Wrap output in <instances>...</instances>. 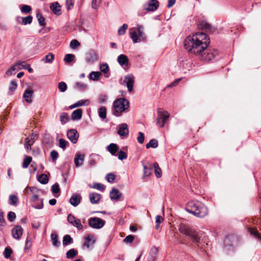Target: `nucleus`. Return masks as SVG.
I'll return each mask as SVG.
<instances>
[{"instance_id":"f257e3e1","label":"nucleus","mask_w":261,"mask_h":261,"mask_svg":"<svg viewBox=\"0 0 261 261\" xmlns=\"http://www.w3.org/2000/svg\"><path fill=\"white\" fill-rule=\"evenodd\" d=\"M210 42L208 36L202 32H198L189 36L185 41V48L191 54L199 57L205 51Z\"/></svg>"},{"instance_id":"f03ea898","label":"nucleus","mask_w":261,"mask_h":261,"mask_svg":"<svg viewBox=\"0 0 261 261\" xmlns=\"http://www.w3.org/2000/svg\"><path fill=\"white\" fill-rule=\"evenodd\" d=\"M186 211L194 216L203 218L208 214L207 207L204 204L199 201L192 200L189 201L185 208Z\"/></svg>"},{"instance_id":"7ed1b4c3","label":"nucleus","mask_w":261,"mask_h":261,"mask_svg":"<svg viewBox=\"0 0 261 261\" xmlns=\"http://www.w3.org/2000/svg\"><path fill=\"white\" fill-rule=\"evenodd\" d=\"M129 107V101L125 98H119L116 99L113 103V114L119 117L123 112H125Z\"/></svg>"},{"instance_id":"20e7f679","label":"nucleus","mask_w":261,"mask_h":261,"mask_svg":"<svg viewBox=\"0 0 261 261\" xmlns=\"http://www.w3.org/2000/svg\"><path fill=\"white\" fill-rule=\"evenodd\" d=\"M178 230L179 232L190 238L194 243H198L200 238L198 233L193 229L189 225L185 223H181L179 225Z\"/></svg>"},{"instance_id":"39448f33","label":"nucleus","mask_w":261,"mask_h":261,"mask_svg":"<svg viewBox=\"0 0 261 261\" xmlns=\"http://www.w3.org/2000/svg\"><path fill=\"white\" fill-rule=\"evenodd\" d=\"M159 7V3L157 0H148L142 6L143 10H139L138 12L139 16H144L146 12H154L158 9Z\"/></svg>"},{"instance_id":"423d86ee","label":"nucleus","mask_w":261,"mask_h":261,"mask_svg":"<svg viewBox=\"0 0 261 261\" xmlns=\"http://www.w3.org/2000/svg\"><path fill=\"white\" fill-rule=\"evenodd\" d=\"M238 241V238L236 236L233 234L227 235L223 242L224 251L227 253L232 251L234 246L237 245Z\"/></svg>"},{"instance_id":"0eeeda50","label":"nucleus","mask_w":261,"mask_h":261,"mask_svg":"<svg viewBox=\"0 0 261 261\" xmlns=\"http://www.w3.org/2000/svg\"><path fill=\"white\" fill-rule=\"evenodd\" d=\"M201 60L209 61L213 60H217L219 58V55L217 50L206 49L205 51L201 54L199 57Z\"/></svg>"},{"instance_id":"6e6552de","label":"nucleus","mask_w":261,"mask_h":261,"mask_svg":"<svg viewBox=\"0 0 261 261\" xmlns=\"http://www.w3.org/2000/svg\"><path fill=\"white\" fill-rule=\"evenodd\" d=\"M106 221L98 217H92L88 220L90 227L94 229H100L105 224Z\"/></svg>"},{"instance_id":"1a4fd4ad","label":"nucleus","mask_w":261,"mask_h":261,"mask_svg":"<svg viewBox=\"0 0 261 261\" xmlns=\"http://www.w3.org/2000/svg\"><path fill=\"white\" fill-rule=\"evenodd\" d=\"M30 201L32 203V205L36 209H42L43 207V199H39V196L37 194H33L30 198Z\"/></svg>"},{"instance_id":"9d476101","label":"nucleus","mask_w":261,"mask_h":261,"mask_svg":"<svg viewBox=\"0 0 261 261\" xmlns=\"http://www.w3.org/2000/svg\"><path fill=\"white\" fill-rule=\"evenodd\" d=\"M67 220L69 223L76 227L79 230L83 229V225L81 224L80 220L74 217L72 214H70L68 215Z\"/></svg>"},{"instance_id":"9b49d317","label":"nucleus","mask_w":261,"mask_h":261,"mask_svg":"<svg viewBox=\"0 0 261 261\" xmlns=\"http://www.w3.org/2000/svg\"><path fill=\"white\" fill-rule=\"evenodd\" d=\"M84 240L85 242L83 244V247H86L87 249H92L96 242L93 236L91 234H88L85 237Z\"/></svg>"},{"instance_id":"f8f14e48","label":"nucleus","mask_w":261,"mask_h":261,"mask_svg":"<svg viewBox=\"0 0 261 261\" xmlns=\"http://www.w3.org/2000/svg\"><path fill=\"white\" fill-rule=\"evenodd\" d=\"M98 60V55L94 50H90L87 54L86 61L89 64H92Z\"/></svg>"},{"instance_id":"ddd939ff","label":"nucleus","mask_w":261,"mask_h":261,"mask_svg":"<svg viewBox=\"0 0 261 261\" xmlns=\"http://www.w3.org/2000/svg\"><path fill=\"white\" fill-rule=\"evenodd\" d=\"M67 136L72 143H76L79 138V134L76 129H71L67 132Z\"/></svg>"},{"instance_id":"4468645a","label":"nucleus","mask_w":261,"mask_h":261,"mask_svg":"<svg viewBox=\"0 0 261 261\" xmlns=\"http://www.w3.org/2000/svg\"><path fill=\"white\" fill-rule=\"evenodd\" d=\"M11 232L14 239L19 240L22 236L23 229L21 226L17 225L12 228Z\"/></svg>"},{"instance_id":"2eb2a0df","label":"nucleus","mask_w":261,"mask_h":261,"mask_svg":"<svg viewBox=\"0 0 261 261\" xmlns=\"http://www.w3.org/2000/svg\"><path fill=\"white\" fill-rule=\"evenodd\" d=\"M129 133L128 125L126 123H122L119 125L117 134L121 137L127 136Z\"/></svg>"},{"instance_id":"dca6fc26","label":"nucleus","mask_w":261,"mask_h":261,"mask_svg":"<svg viewBox=\"0 0 261 261\" xmlns=\"http://www.w3.org/2000/svg\"><path fill=\"white\" fill-rule=\"evenodd\" d=\"M124 82L126 83L128 91L132 92L133 90L134 77L132 75H127L125 76Z\"/></svg>"},{"instance_id":"f3484780","label":"nucleus","mask_w":261,"mask_h":261,"mask_svg":"<svg viewBox=\"0 0 261 261\" xmlns=\"http://www.w3.org/2000/svg\"><path fill=\"white\" fill-rule=\"evenodd\" d=\"M202 29L205 30L207 32L213 33L216 30L215 28L213 27L210 23L205 21H201L199 24Z\"/></svg>"},{"instance_id":"a211bd4d","label":"nucleus","mask_w":261,"mask_h":261,"mask_svg":"<svg viewBox=\"0 0 261 261\" xmlns=\"http://www.w3.org/2000/svg\"><path fill=\"white\" fill-rule=\"evenodd\" d=\"M82 197L80 194L74 193L70 197L69 202L72 205L76 206L80 203Z\"/></svg>"},{"instance_id":"6ab92c4d","label":"nucleus","mask_w":261,"mask_h":261,"mask_svg":"<svg viewBox=\"0 0 261 261\" xmlns=\"http://www.w3.org/2000/svg\"><path fill=\"white\" fill-rule=\"evenodd\" d=\"M159 116L160 118H161L162 123L160 125V127H164L165 123H166L167 120L169 118L170 116L169 113L167 111L161 112L158 111Z\"/></svg>"},{"instance_id":"aec40b11","label":"nucleus","mask_w":261,"mask_h":261,"mask_svg":"<svg viewBox=\"0 0 261 261\" xmlns=\"http://www.w3.org/2000/svg\"><path fill=\"white\" fill-rule=\"evenodd\" d=\"M84 155L82 154H75L74 159V162L75 166L76 167H79L81 166H82L83 164L84 161Z\"/></svg>"},{"instance_id":"412c9836","label":"nucleus","mask_w":261,"mask_h":261,"mask_svg":"<svg viewBox=\"0 0 261 261\" xmlns=\"http://www.w3.org/2000/svg\"><path fill=\"white\" fill-rule=\"evenodd\" d=\"M89 103H90V101L88 99H85V100L82 99V100H79L75 103L70 106L69 107V108L70 109H73L74 108L79 107H82L83 106H88L89 104Z\"/></svg>"},{"instance_id":"4be33fe9","label":"nucleus","mask_w":261,"mask_h":261,"mask_svg":"<svg viewBox=\"0 0 261 261\" xmlns=\"http://www.w3.org/2000/svg\"><path fill=\"white\" fill-rule=\"evenodd\" d=\"M107 150L114 156L116 155V152L119 150V147L116 144L111 143L107 147Z\"/></svg>"},{"instance_id":"5701e85b","label":"nucleus","mask_w":261,"mask_h":261,"mask_svg":"<svg viewBox=\"0 0 261 261\" xmlns=\"http://www.w3.org/2000/svg\"><path fill=\"white\" fill-rule=\"evenodd\" d=\"M101 195L96 193H92L89 194V199L90 202L92 204H96L98 203Z\"/></svg>"},{"instance_id":"b1692460","label":"nucleus","mask_w":261,"mask_h":261,"mask_svg":"<svg viewBox=\"0 0 261 261\" xmlns=\"http://www.w3.org/2000/svg\"><path fill=\"white\" fill-rule=\"evenodd\" d=\"M152 169V166L149 163H147L146 165H143V177L149 176L151 173V170Z\"/></svg>"},{"instance_id":"393cba45","label":"nucleus","mask_w":261,"mask_h":261,"mask_svg":"<svg viewBox=\"0 0 261 261\" xmlns=\"http://www.w3.org/2000/svg\"><path fill=\"white\" fill-rule=\"evenodd\" d=\"M122 193L117 189L113 188L110 192V196L111 199L118 200L121 196Z\"/></svg>"},{"instance_id":"a878e982","label":"nucleus","mask_w":261,"mask_h":261,"mask_svg":"<svg viewBox=\"0 0 261 261\" xmlns=\"http://www.w3.org/2000/svg\"><path fill=\"white\" fill-rule=\"evenodd\" d=\"M83 111L81 109L74 110L71 114V119L72 120H79L82 118Z\"/></svg>"},{"instance_id":"bb28decb","label":"nucleus","mask_w":261,"mask_h":261,"mask_svg":"<svg viewBox=\"0 0 261 261\" xmlns=\"http://www.w3.org/2000/svg\"><path fill=\"white\" fill-rule=\"evenodd\" d=\"M50 8L55 14H61V6L58 2L52 3L50 6Z\"/></svg>"},{"instance_id":"cd10ccee","label":"nucleus","mask_w":261,"mask_h":261,"mask_svg":"<svg viewBox=\"0 0 261 261\" xmlns=\"http://www.w3.org/2000/svg\"><path fill=\"white\" fill-rule=\"evenodd\" d=\"M33 95V91L30 89H27L25 90L23 97L25 99L28 103L32 102V98Z\"/></svg>"},{"instance_id":"c85d7f7f","label":"nucleus","mask_w":261,"mask_h":261,"mask_svg":"<svg viewBox=\"0 0 261 261\" xmlns=\"http://www.w3.org/2000/svg\"><path fill=\"white\" fill-rule=\"evenodd\" d=\"M117 61L121 66L127 65L128 59L126 55L121 54L118 57Z\"/></svg>"},{"instance_id":"c756f323","label":"nucleus","mask_w":261,"mask_h":261,"mask_svg":"<svg viewBox=\"0 0 261 261\" xmlns=\"http://www.w3.org/2000/svg\"><path fill=\"white\" fill-rule=\"evenodd\" d=\"M137 31L138 32L137 33L138 36V39L139 40V42L141 40H145V36L143 33V27L141 25H138L137 27Z\"/></svg>"},{"instance_id":"7c9ffc66","label":"nucleus","mask_w":261,"mask_h":261,"mask_svg":"<svg viewBox=\"0 0 261 261\" xmlns=\"http://www.w3.org/2000/svg\"><path fill=\"white\" fill-rule=\"evenodd\" d=\"M157 249L155 247L152 248L150 250L147 261H155Z\"/></svg>"},{"instance_id":"2f4dec72","label":"nucleus","mask_w":261,"mask_h":261,"mask_svg":"<svg viewBox=\"0 0 261 261\" xmlns=\"http://www.w3.org/2000/svg\"><path fill=\"white\" fill-rule=\"evenodd\" d=\"M101 75V73L99 71H92L89 75V78L94 81H98Z\"/></svg>"},{"instance_id":"473e14b6","label":"nucleus","mask_w":261,"mask_h":261,"mask_svg":"<svg viewBox=\"0 0 261 261\" xmlns=\"http://www.w3.org/2000/svg\"><path fill=\"white\" fill-rule=\"evenodd\" d=\"M16 65H21L24 69H27L30 73L33 72V69L30 67V64H27L25 61H18L16 63Z\"/></svg>"},{"instance_id":"72a5a7b5","label":"nucleus","mask_w":261,"mask_h":261,"mask_svg":"<svg viewBox=\"0 0 261 261\" xmlns=\"http://www.w3.org/2000/svg\"><path fill=\"white\" fill-rule=\"evenodd\" d=\"M73 240L71 236L69 234H66L64 236L63 239V245L64 246H67L73 243Z\"/></svg>"},{"instance_id":"f704fd0d","label":"nucleus","mask_w":261,"mask_h":261,"mask_svg":"<svg viewBox=\"0 0 261 261\" xmlns=\"http://www.w3.org/2000/svg\"><path fill=\"white\" fill-rule=\"evenodd\" d=\"M129 34L130 37L132 38L134 43L139 42L137 33L134 29H130Z\"/></svg>"},{"instance_id":"c9c22d12","label":"nucleus","mask_w":261,"mask_h":261,"mask_svg":"<svg viewBox=\"0 0 261 261\" xmlns=\"http://www.w3.org/2000/svg\"><path fill=\"white\" fill-rule=\"evenodd\" d=\"M50 237L53 245L56 247H58L60 245V242L58 240V235L56 233H51Z\"/></svg>"},{"instance_id":"e433bc0d","label":"nucleus","mask_w":261,"mask_h":261,"mask_svg":"<svg viewBox=\"0 0 261 261\" xmlns=\"http://www.w3.org/2000/svg\"><path fill=\"white\" fill-rule=\"evenodd\" d=\"M78 254V252L75 249H71L66 252V257L67 258H73Z\"/></svg>"},{"instance_id":"4c0bfd02","label":"nucleus","mask_w":261,"mask_h":261,"mask_svg":"<svg viewBox=\"0 0 261 261\" xmlns=\"http://www.w3.org/2000/svg\"><path fill=\"white\" fill-rule=\"evenodd\" d=\"M18 202V198L15 195H10L9 198V204L12 205H16Z\"/></svg>"},{"instance_id":"58836bf2","label":"nucleus","mask_w":261,"mask_h":261,"mask_svg":"<svg viewBox=\"0 0 261 261\" xmlns=\"http://www.w3.org/2000/svg\"><path fill=\"white\" fill-rule=\"evenodd\" d=\"M69 120V117L67 113H62L60 116V120L62 124L64 125Z\"/></svg>"},{"instance_id":"ea45409f","label":"nucleus","mask_w":261,"mask_h":261,"mask_svg":"<svg viewBox=\"0 0 261 261\" xmlns=\"http://www.w3.org/2000/svg\"><path fill=\"white\" fill-rule=\"evenodd\" d=\"M158 146V141L155 139H151L149 141V143L146 144V147L148 149L150 147L155 148Z\"/></svg>"},{"instance_id":"a19ab883","label":"nucleus","mask_w":261,"mask_h":261,"mask_svg":"<svg viewBox=\"0 0 261 261\" xmlns=\"http://www.w3.org/2000/svg\"><path fill=\"white\" fill-rule=\"evenodd\" d=\"M38 181L41 184H46L48 181V178L45 174H41L37 178Z\"/></svg>"},{"instance_id":"79ce46f5","label":"nucleus","mask_w":261,"mask_h":261,"mask_svg":"<svg viewBox=\"0 0 261 261\" xmlns=\"http://www.w3.org/2000/svg\"><path fill=\"white\" fill-rule=\"evenodd\" d=\"M98 115L99 117L102 119H104L106 118L107 116V110L106 108L105 107H101L98 109Z\"/></svg>"},{"instance_id":"37998d69","label":"nucleus","mask_w":261,"mask_h":261,"mask_svg":"<svg viewBox=\"0 0 261 261\" xmlns=\"http://www.w3.org/2000/svg\"><path fill=\"white\" fill-rule=\"evenodd\" d=\"M249 231L250 234L252 235L256 239L261 240V234L258 233V231L253 228H249Z\"/></svg>"},{"instance_id":"c03bdc74","label":"nucleus","mask_w":261,"mask_h":261,"mask_svg":"<svg viewBox=\"0 0 261 261\" xmlns=\"http://www.w3.org/2000/svg\"><path fill=\"white\" fill-rule=\"evenodd\" d=\"M249 231L250 234L252 235L256 239L261 240V234L258 233V231L253 228H249Z\"/></svg>"},{"instance_id":"a18cd8bd","label":"nucleus","mask_w":261,"mask_h":261,"mask_svg":"<svg viewBox=\"0 0 261 261\" xmlns=\"http://www.w3.org/2000/svg\"><path fill=\"white\" fill-rule=\"evenodd\" d=\"M19 69H20V68L19 67V65H16V64L14 65L11 67V68L6 71V74H7L8 76H10L14 74L15 71Z\"/></svg>"},{"instance_id":"49530a36","label":"nucleus","mask_w":261,"mask_h":261,"mask_svg":"<svg viewBox=\"0 0 261 261\" xmlns=\"http://www.w3.org/2000/svg\"><path fill=\"white\" fill-rule=\"evenodd\" d=\"M153 167L154 169V173L158 178L161 177L162 176V171L161 168L159 167L158 164L155 162L153 164Z\"/></svg>"},{"instance_id":"de8ad7c7","label":"nucleus","mask_w":261,"mask_h":261,"mask_svg":"<svg viewBox=\"0 0 261 261\" xmlns=\"http://www.w3.org/2000/svg\"><path fill=\"white\" fill-rule=\"evenodd\" d=\"M38 23L40 26L44 27L46 24L45 18L40 13H37L36 14Z\"/></svg>"},{"instance_id":"09e8293b","label":"nucleus","mask_w":261,"mask_h":261,"mask_svg":"<svg viewBox=\"0 0 261 261\" xmlns=\"http://www.w3.org/2000/svg\"><path fill=\"white\" fill-rule=\"evenodd\" d=\"M21 12L24 14L30 13L32 10L31 7L29 5H20Z\"/></svg>"},{"instance_id":"8fccbe9b","label":"nucleus","mask_w":261,"mask_h":261,"mask_svg":"<svg viewBox=\"0 0 261 261\" xmlns=\"http://www.w3.org/2000/svg\"><path fill=\"white\" fill-rule=\"evenodd\" d=\"M21 19H22V23L23 25L30 24L32 22L33 17L31 15H29L26 17H22Z\"/></svg>"},{"instance_id":"3c124183","label":"nucleus","mask_w":261,"mask_h":261,"mask_svg":"<svg viewBox=\"0 0 261 261\" xmlns=\"http://www.w3.org/2000/svg\"><path fill=\"white\" fill-rule=\"evenodd\" d=\"M32 160V158L30 156H26L23 161L22 163V168H27L28 167L29 165L31 163Z\"/></svg>"},{"instance_id":"603ef678","label":"nucleus","mask_w":261,"mask_h":261,"mask_svg":"<svg viewBox=\"0 0 261 261\" xmlns=\"http://www.w3.org/2000/svg\"><path fill=\"white\" fill-rule=\"evenodd\" d=\"M54 58L55 57L54 54L51 53H49L45 56L44 59H43L42 60H45V63H51L53 62Z\"/></svg>"},{"instance_id":"864d4df0","label":"nucleus","mask_w":261,"mask_h":261,"mask_svg":"<svg viewBox=\"0 0 261 261\" xmlns=\"http://www.w3.org/2000/svg\"><path fill=\"white\" fill-rule=\"evenodd\" d=\"M38 138V136L37 134H34V133H32L29 137L27 138L25 140V141L29 143H32V144L34 143V141L37 139Z\"/></svg>"},{"instance_id":"5fc2aeb1","label":"nucleus","mask_w":261,"mask_h":261,"mask_svg":"<svg viewBox=\"0 0 261 261\" xmlns=\"http://www.w3.org/2000/svg\"><path fill=\"white\" fill-rule=\"evenodd\" d=\"M75 58V56L73 54H67L64 58V61L66 63H70L73 61Z\"/></svg>"},{"instance_id":"6e6d98bb","label":"nucleus","mask_w":261,"mask_h":261,"mask_svg":"<svg viewBox=\"0 0 261 261\" xmlns=\"http://www.w3.org/2000/svg\"><path fill=\"white\" fill-rule=\"evenodd\" d=\"M13 251L12 249L10 247H6L5 249L4 252L3 253L4 256L6 258H8L10 257L11 254L12 253Z\"/></svg>"},{"instance_id":"4d7b16f0","label":"nucleus","mask_w":261,"mask_h":261,"mask_svg":"<svg viewBox=\"0 0 261 261\" xmlns=\"http://www.w3.org/2000/svg\"><path fill=\"white\" fill-rule=\"evenodd\" d=\"M68 144V141L65 140L64 139L61 138L59 140V146L60 148H61L63 150H65L66 148L67 145Z\"/></svg>"},{"instance_id":"13d9d810","label":"nucleus","mask_w":261,"mask_h":261,"mask_svg":"<svg viewBox=\"0 0 261 261\" xmlns=\"http://www.w3.org/2000/svg\"><path fill=\"white\" fill-rule=\"evenodd\" d=\"M58 88L61 92H64L66 91L67 87L65 82H61L58 84Z\"/></svg>"},{"instance_id":"bf43d9fd","label":"nucleus","mask_w":261,"mask_h":261,"mask_svg":"<svg viewBox=\"0 0 261 261\" xmlns=\"http://www.w3.org/2000/svg\"><path fill=\"white\" fill-rule=\"evenodd\" d=\"M128 28L127 24L124 23L121 26L118 31V33L119 35H123L126 32V29Z\"/></svg>"},{"instance_id":"052dcab7","label":"nucleus","mask_w":261,"mask_h":261,"mask_svg":"<svg viewBox=\"0 0 261 261\" xmlns=\"http://www.w3.org/2000/svg\"><path fill=\"white\" fill-rule=\"evenodd\" d=\"M100 70L104 73H107L109 71V67L107 63H103L100 65Z\"/></svg>"},{"instance_id":"680f3d73","label":"nucleus","mask_w":261,"mask_h":261,"mask_svg":"<svg viewBox=\"0 0 261 261\" xmlns=\"http://www.w3.org/2000/svg\"><path fill=\"white\" fill-rule=\"evenodd\" d=\"M75 86L79 90L81 91H84L87 88L86 84L81 82H76L75 83Z\"/></svg>"},{"instance_id":"e2e57ef3","label":"nucleus","mask_w":261,"mask_h":261,"mask_svg":"<svg viewBox=\"0 0 261 261\" xmlns=\"http://www.w3.org/2000/svg\"><path fill=\"white\" fill-rule=\"evenodd\" d=\"M91 188L97 189L100 191H103L105 189V187L103 185L100 183H95Z\"/></svg>"},{"instance_id":"0e129e2a","label":"nucleus","mask_w":261,"mask_h":261,"mask_svg":"<svg viewBox=\"0 0 261 261\" xmlns=\"http://www.w3.org/2000/svg\"><path fill=\"white\" fill-rule=\"evenodd\" d=\"M101 2V0H92L91 3L92 8L95 10H97Z\"/></svg>"},{"instance_id":"69168bd1","label":"nucleus","mask_w":261,"mask_h":261,"mask_svg":"<svg viewBox=\"0 0 261 261\" xmlns=\"http://www.w3.org/2000/svg\"><path fill=\"white\" fill-rule=\"evenodd\" d=\"M17 87V84L16 81L12 80L11 81L9 87V89L11 92H14Z\"/></svg>"},{"instance_id":"338daca9","label":"nucleus","mask_w":261,"mask_h":261,"mask_svg":"<svg viewBox=\"0 0 261 261\" xmlns=\"http://www.w3.org/2000/svg\"><path fill=\"white\" fill-rule=\"evenodd\" d=\"M116 176L112 173H108L106 176L107 180L110 183H113L115 179Z\"/></svg>"},{"instance_id":"774afa93","label":"nucleus","mask_w":261,"mask_h":261,"mask_svg":"<svg viewBox=\"0 0 261 261\" xmlns=\"http://www.w3.org/2000/svg\"><path fill=\"white\" fill-rule=\"evenodd\" d=\"M51 190L53 193L57 194L59 193L60 191L59 185L57 182H56L51 186Z\"/></svg>"}]
</instances>
